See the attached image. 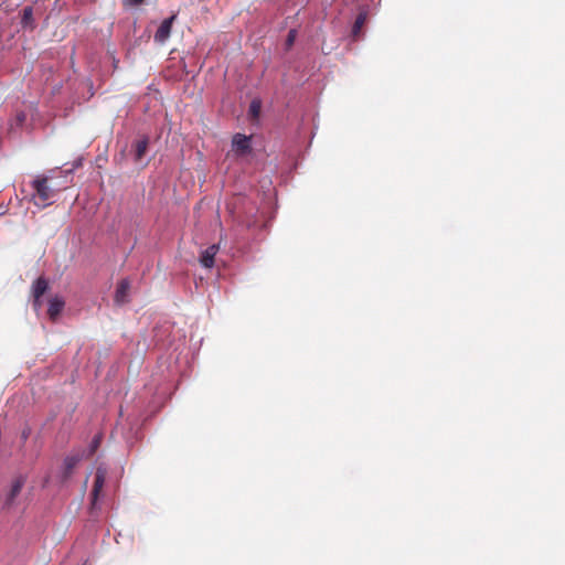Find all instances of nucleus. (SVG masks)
<instances>
[{
	"label": "nucleus",
	"instance_id": "obj_2",
	"mask_svg": "<svg viewBox=\"0 0 565 565\" xmlns=\"http://www.w3.org/2000/svg\"><path fill=\"white\" fill-rule=\"evenodd\" d=\"M230 214L239 224H244L246 226H250V222L245 218L244 213L247 211H253L254 207L250 206L249 201L244 195H235L226 205Z\"/></svg>",
	"mask_w": 565,
	"mask_h": 565
},
{
	"label": "nucleus",
	"instance_id": "obj_6",
	"mask_svg": "<svg viewBox=\"0 0 565 565\" xmlns=\"http://www.w3.org/2000/svg\"><path fill=\"white\" fill-rule=\"evenodd\" d=\"M250 138L252 136H245L243 134H235L232 139L233 150L237 156H245L250 152Z\"/></svg>",
	"mask_w": 565,
	"mask_h": 565
},
{
	"label": "nucleus",
	"instance_id": "obj_17",
	"mask_svg": "<svg viewBox=\"0 0 565 565\" xmlns=\"http://www.w3.org/2000/svg\"><path fill=\"white\" fill-rule=\"evenodd\" d=\"M296 36H297V32L296 30H290L288 32V35H287V39H286V46L289 49L294 45L295 43V40H296Z\"/></svg>",
	"mask_w": 565,
	"mask_h": 565
},
{
	"label": "nucleus",
	"instance_id": "obj_4",
	"mask_svg": "<svg viewBox=\"0 0 565 565\" xmlns=\"http://www.w3.org/2000/svg\"><path fill=\"white\" fill-rule=\"evenodd\" d=\"M106 477H107L106 468H104L102 466L97 467L96 472H95L94 484H93V489H92L93 507H95V504L103 491V488H104L105 481H106Z\"/></svg>",
	"mask_w": 565,
	"mask_h": 565
},
{
	"label": "nucleus",
	"instance_id": "obj_15",
	"mask_svg": "<svg viewBox=\"0 0 565 565\" xmlns=\"http://www.w3.org/2000/svg\"><path fill=\"white\" fill-rule=\"evenodd\" d=\"M260 110H262V108H248L247 114H246V120L252 126L257 127L259 125Z\"/></svg>",
	"mask_w": 565,
	"mask_h": 565
},
{
	"label": "nucleus",
	"instance_id": "obj_8",
	"mask_svg": "<svg viewBox=\"0 0 565 565\" xmlns=\"http://www.w3.org/2000/svg\"><path fill=\"white\" fill-rule=\"evenodd\" d=\"M65 306V301L63 298L55 296L50 299L47 315L52 321H55L57 317L61 315Z\"/></svg>",
	"mask_w": 565,
	"mask_h": 565
},
{
	"label": "nucleus",
	"instance_id": "obj_10",
	"mask_svg": "<svg viewBox=\"0 0 565 565\" xmlns=\"http://www.w3.org/2000/svg\"><path fill=\"white\" fill-rule=\"evenodd\" d=\"M149 146V137L143 136L142 138L136 140L132 146L134 157L136 162H140L145 154L147 153Z\"/></svg>",
	"mask_w": 565,
	"mask_h": 565
},
{
	"label": "nucleus",
	"instance_id": "obj_19",
	"mask_svg": "<svg viewBox=\"0 0 565 565\" xmlns=\"http://www.w3.org/2000/svg\"><path fill=\"white\" fill-rule=\"evenodd\" d=\"M30 434H31L30 428H28V427H26V428H24V429L22 430V433H21V438H22V440H23V441H25V440L29 438Z\"/></svg>",
	"mask_w": 565,
	"mask_h": 565
},
{
	"label": "nucleus",
	"instance_id": "obj_11",
	"mask_svg": "<svg viewBox=\"0 0 565 565\" xmlns=\"http://www.w3.org/2000/svg\"><path fill=\"white\" fill-rule=\"evenodd\" d=\"M366 20H367V11L366 10L360 11L354 23H353L352 31H351L352 38L354 40H356L360 36L362 29H363L364 24L366 23Z\"/></svg>",
	"mask_w": 565,
	"mask_h": 565
},
{
	"label": "nucleus",
	"instance_id": "obj_12",
	"mask_svg": "<svg viewBox=\"0 0 565 565\" xmlns=\"http://www.w3.org/2000/svg\"><path fill=\"white\" fill-rule=\"evenodd\" d=\"M49 288V282L44 277H39L32 285L33 298H42Z\"/></svg>",
	"mask_w": 565,
	"mask_h": 565
},
{
	"label": "nucleus",
	"instance_id": "obj_22",
	"mask_svg": "<svg viewBox=\"0 0 565 565\" xmlns=\"http://www.w3.org/2000/svg\"><path fill=\"white\" fill-rule=\"evenodd\" d=\"M249 106L252 107H255V106H260V102L258 99H253L249 104Z\"/></svg>",
	"mask_w": 565,
	"mask_h": 565
},
{
	"label": "nucleus",
	"instance_id": "obj_14",
	"mask_svg": "<svg viewBox=\"0 0 565 565\" xmlns=\"http://www.w3.org/2000/svg\"><path fill=\"white\" fill-rule=\"evenodd\" d=\"M81 461L79 456H67L64 459V471H63V478L67 479L73 473L74 468L77 466V463Z\"/></svg>",
	"mask_w": 565,
	"mask_h": 565
},
{
	"label": "nucleus",
	"instance_id": "obj_3",
	"mask_svg": "<svg viewBox=\"0 0 565 565\" xmlns=\"http://www.w3.org/2000/svg\"><path fill=\"white\" fill-rule=\"evenodd\" d=\"M26 478L22 475L17 476L10 486L9 491L4 495L3 509H10L15 504V499L20 495Z\"/></svg>",
	"mask_w": 565,
	"mask_h": 565
},
{
	"label": "nucleus",
	"instance_id": "obj_21",
	"mask_svg": "<svg viewBox=\"0 0 565 565\" xmlns=\"http://www.w3.org/2000/svg\"><path fill=\"white\" fill-rule=\"evenodd\" d=\"M17 119L19 122H23L25 120V115L21 111L17 115Z\"/></svg>",
	"mask_w": 565,
	"mask_h": 565
},
{
	"label": "nucleus",
	"instance_id": "obj_20",
	"mask_svg": "<svg viewBox=\"0 0 565 565\" xmlns=\"http://www.w3.org/2000/svg\"><path fill=\"white\" fill-rule=\"evenodd\" d=\"M145 0H126V2L130 6H139Z\"/></svg>",
	"mask_w": 565,
	"mask_h": 565
},
{
	"label": "nucleus",
	"instance_id": "obj_9",
	"mask_svg": "<svg viewBox=\"0 0 565 565\" xmlns=\"http://www.w3.org/2000/svg\"><path fill=\"white\" fill-rule=\"evenodd\" d=\"M130 290V282L128 279H122L118 282L116 292H115V301L118 305H122L128 302V295Z\"/></svg>",
	"mask_w": 565,
	"mask_h": 565
},
{
	"label": "nucleus",
	"instance_id": "obj_16",
	"mask_svg": "<svg viewBox=\"0 0 565 565\" xmlns=\"http://www.w3.org/2000/svg\"><path fill=\"white\" fill-rule=\"evenodd\" d=\"M100 443H102V436L96 435L90 443L89 455H93L98 449V447L100 446Z\"/></svg>",
	"mask_w": 565,
	"mask_h": 565
},
{
	"label": "nucleus",
	"instance_id": "obj_5",
	"mask_svg": "<svg viewBox=\"0 0 565 565\" xmlns=\"http://www.w3.org/2000/svg\"><path fill=\"white\" fill-rule=\"evenodd\" d=\"M177 19V14H172L171 17L164 19L154 33V42L163 44L171 34L172 25Z\"/></svg>",
	"mask_w": 565,
	"mask_h": 565
},
{
	"label": "nucleus",
	"instance_id": "obj_1",
	"mask_svg": "<svg viewBox=\"0 0 565 565\" xmlns=\"http://www.w3.org/2000/svg\"><path fill=\"white\" fill-rule=\"evenodd\" d=\"M31 186L34 191L32 195L33 203L39 207H46L54 202V199L61 188L54 186L50 183V179L45 175H38L32 182Z\"/></svg>",
	"mask_w": 565,
	"mask_h": 565
},
{
	"label": "nucleus",
	"instance_id": "obj_18",
	"mask_svg": "<svg viewBox=\"0 0 565 565\" xmlns=\"http://www.w3.org/2000/svg\"><path fill=\"white\" fill-rule=\"evenodd\" d=\"M33 308L35 311H39L42 307V298H33Z\"/></svg>",
	"mask_w": 565,
	"mask_h": 565
},
{
	"label": "nucleus",
	"instance_id": "obj_7",
	"mask_svg": "<svg viewBox=\"0 0 565 565\" xmlns=\"http://www.w3.org/2000/svg\"><path fill=\"white\" fill-rule=\"evenodd\" d=\"M218 249H220L218 244H213V245L209 246L207 248H205L200 255V259H199L200 264L204 268H212L214 266V259H215V256H216Z\"/></svg>",
	"mask_w": 565,
	"mask_h": 565
},
{
	"label": "nucleus",
	"instance_id": "obj_13",
	"mask_svg": "<svg viewBox=\"0 0 565 565\" xmlns=\"http://www.w3.org/2000/svg\"><path fill=\"white\" fill-rule=\"evenodd\" d=\"M21 25L22 28L30 30H33L35 28L32 7H25L22 10Z\"/></svg>",
	"mask_w": 565,
	"mask_h": 565
}]
</instances>
